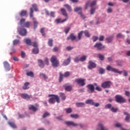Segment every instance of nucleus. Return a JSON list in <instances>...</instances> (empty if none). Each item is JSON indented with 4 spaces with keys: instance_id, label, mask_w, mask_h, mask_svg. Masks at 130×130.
I'll return each instance as SVG.
<instances>
[{
    "instance_id": "obj_62",
    "label": "nucleus",
    "mask_w": 130,
    "mask_h": 130,
    "mask_svg": "<svg viewBox=\"0 0 130 130\" xmlns=\"http://www.w3.org/2000/svg\"><path fill=\"white\" fill-rule=\"evenodd\" d=\"M70 30H71V28H70V27L66 28L64 29L65 33H69V31H70Z\"/></svg>"
},
{
    "instance_id": "obj_59",
    "label": "nucleus",
    "mask_w": 130,
    "mask_h": 130,
    "mask_svg": "<svg viewBox=\"0 0 130 130\" xmlns=\"http://www.w3.org/2000/svg\"><path fill=\"white\" fill-rule=\"evenodd\" d=\"M94 13H95V9L92 8L90 10V14H91V15H93Z\"/></svg>"
},
{
    "instance_id": "obj_60",
    "label": "nucleus",
    "mask_w": 130,
    "mask_h": 130,
    "mask_svg": "<svg viewBox=\"0 0 130 130\" xmlns=\"http://www.w3.org/2000/svg\"><path fill=\"white\" fill-rule=\"evenodd\" d=\"M25 21H26V19H25L24 18H22L20 21V25H22V24H23V23H24Z\"/></svg>"
},
{
    "instance_id": "obj_58",
    "label": "nucleus",
    "mask_w": 130,
    "mask_h": 130,
    "mask_svg": "<svg viewBox=\"0 0 130 130\" xmlns=\"http://www.w3.org/2000/svg\"><path fill=\"white\" fill-rule=\"evenodd\" d=\"M99 41H103L104 40V36H100V38H99Z\"/></svg>"
},
{
    "instance_id": "obj_48",
    "label": "nucleus",
    "mask_w": 130,
    "mask_h": 130,
    "mask_svg": "<svg viewBox=\"0 0 130 130\" xmlns=\"http://www.w3.org/2000/svg\"><path fill=\"white\" fill-rule=\"evenodd\" d=\"M50 114L49 112H46L44 115H43V118H45V117H47V116H49Z\"/></svg>"
},
{
    "instance_id": "obj_5",
    "label": "nucleus",
    "mask_w": 130,
    "mask_h": 130,
    "mask_svg": "<svg viewBox=\"0 0 130 130\" xmlns=\"http://www.w3.org/2000/svg\"><path fill=\"white\" fill-rule=\"evenodd\" d=\"M115 99L117 103H124L126 101L122 96L118 94L115 95Z\"/></svg>"
},
{
    "instance_id": "obj_28",
    "label": "nucleus",
    "mask_w": 130,
    "mask_h": 130,
    "mask_svg": "<svg viewBox=\"0 0 130 130\" xmlns=\"http://www.w3.org/2000/svg\"><path fill=\"white\" fill-rule=\"evenodd\" d=\"M32 52L34 54H38L39 53V49L38 48H35L32 50Z\"/></svg>"
},
{
    "instance_id": "obj_45",
    "label": "nucleus",
    "mask_w": 130,
    "mask_h": 130,
    "mask_svg": "<svg viewBox=\"0 0 130 130\" xmlns=\"http://www.w3.org/2000/svg\"><path fill=\"white\" fill-rule=\"evenodd\" d=\"M118 110V108H114L113 107H112V108H111V111H112V112H117V111Z\"/></svg>"
},
{
    "instance_id": "obj_40",
    "label": "nucleus",
    "mask_w": 130,
    "mask_h": 130,
    "mask_svg": "<svg viewBox=\"0 0 130 130\" xmlns=\"http://www.w3.org/2000/svg\"><path fill=\"white\" fill-rule=\"evenodd\" d=\"M32 7V8H31L30 9H34L36 12H38V8H37V5H36V4H33Z\"/></svg>"
},
{
    "instance_id": "obj_44",
    "label": "nucleus",
    "mask_w": 130,
    "mask_h": 130,
    "mask_svg": "<svg viewBox=\"0 0 130 130\" xmlns=\"http://www.w3.org/2000/svg\"><path fill=\"white\" fill-rule=\"evenodd\" d=\"M98 56L101 60H104V55L102 54H99Z\"/></svg>"
},
{
    "instance_id": "obj_25",
    "label": "nucleus",
    "mask_w": 130,
    "mask_h": 130,
    "mask_svg": "<svg viewBox=\"0 0 130 130\" xmlns=\"http://www.w3.org/2000/svg\"><path fill=\"white\" fill-rule=\"evenodd\" d=\"M29 85H30L29 82L25 83L23 86L22 87L23 90H28V89H29Z\"/></svg>"
},
{
    "instance_id": "obj_31",
    "label": "nucleus",
    "mask_w": 130,
    "mask_h": 130,
    "mask_svg": "<svg viewBox=\"0 0 130 130\" xmlns=\"http://www.w3.org/2000/svg\"><path fill=\"white\" fill-rule=\"evenodd\" d=\"M106 40L107 41L108 43H110V42H112L113 40V37H109L106 38Z\"/></svg>"
},
{
    "instance_id": "obj_3",
    "label": "nucleus",
    "mask_w": 130,
    "mask_h": 130,
    "mask_svg": "<svg viewBox=\"0 0 130 130\" xmlns=\"http://www.w3.org/2000/svg\"><path fill=\"white\" fill-rule=\"evenodd\" d=\"M33 13H34V11L33 10V9L30 8V12H29V16H30V18H32V19L34 29H36V28H37V26H38V21H37V20H36V19L33 17L34 16Z\"/></svg>"
},
{
    "instance_id": "obj_18",
    "label": "nucleus",
    "mask_w": 130,
    "mask_h": 130,
    "mask_svg": "<svg viewBox=\"0 0 130 130\" xmlns=\"http://www.w3.org/2000/svg\"><path fill=\"white\" fill-rule=\"evenodd\" d=\"M38 62L39 63V67L42 69H43V68H44V63L43 62V60H42L41 59H39L38 60Z\"/></svg>"
},
{
    "instance_id": "obj_36",
    "label": "nucleus",
    "mask_w": 130,
    "mask_h": 130,
    "mask_svg": "<svg viewBox=\"0 0 130 130\" xmlns=\"http://www.w3.org/2000/svg\"><path fill=\"white\" fill-rule=\"evenodd\" d=\"M30 25H31V23L29 21H27L24 24V27H26V28H29Z\"/></svg>"
},
{
    "instance_id": "obj_56",
    "label": "nucleus",
    "mask_w": 130,
    "mask_h": 130,
    "mask_svg": "<svg viewBox=\"0 0 130 130\" xmlns=\"http://www.w3.org/2000/svg\"><path fill=\"white\" fill-rule=\"evenodd\" d=\"M98 39H99L98 37L94 36L92 37V40H93V42H96V41H97V40H98Z\"/></svg>"
},
{
    "instance_id": "obj_15",
    "label": "nucleus",
    "mask_w": 130,
    "mask_h": 130,
    "mask_svg": "<svg viewBox=\"0 0 130 130\" xmlns=\"http://www.w3.org/2000/svg\"><path fill=\"white\" fill-rule=\"evenodd\" d=\"M68 19H69V18L67 17L64 19L61 20V19L58 18L55 20V23H56V24H59V23H64V22H66V21H67Z\"/></svg>"
},
{
    "instance_id": "obj_61",
    "label": "nucleus",
    "mask_w": 130,
    "mask_h": 130,
    "mask_svg": "<svg viewBox=\"0 0 130 130\" xmlns=\"http://www.w3.org/2000/svg\"><path fill=\"white\" fill-rule=\"evenodd\" d=\"M26 55V54L24 52V51H21V57H22V58H24V57H25Z\"/></svg>"
},
{
    "instance_id": "obj_49",
    "label": "nucleus",
    "mask_w": 130,
    "mask_h": 130,
    "mask_svg": "<svg viewBox=\"0 0 130 130\" xmlns=\"http://www.w3.org/2000/svg\"><path fill=\"white\" fill-rule=\"evenodd\" d=\"M105 72V70L103 68H100L99 70V73L101 75H102L103 74H104Z\"/></svg>"
},
{
    "instance_id": "obj_23",
    "label": "nucleus",
    "mask_w": 130,
    "mask_h": 130,
    "mask_svg": "<svg viewBox=\"0 0 130 130\" xmlns=\"http://www.w3.org/2000/svg\"><path fill=\"white\" fill-rule=\"evenodd\" d=\"M70 62H71V57H69L68 58H67V60H65L63 62V66H68Z\"/></svg>"
},
{
    "instance_id": "obj_29",
    "label": "nucleus",
    "mask_w": 130,
    "mask_h": 130,
    "mask_svg": "<svg viewBox=\"0 0 130 130\" xmlns=\"http://www.w3.org/2000/svg\"><path fill=\"white\" fill-rule=\"evenodd\" d=\"M86 104H90V105H94V101L93 100H87L85 102Z\"/></svg>"
},
{
    "instance_id": "obj_11",
    "label": "nucleus",
    "mask_w": 130,
    "mask_h": 130,
    "mask_svg": "<svg viewBox=\"0 0 130 130\" xmlns=\"http://www.w3.org/2000/svg\"><path fill=\"white\" fill-rule=\"evenodd\" d=\"M75 12H80L78 13L79 15H80L81 17V18H82V19H85V16L84 15H83V14L82 13V8L81 7H76L75 10H74Z\"/></svg>"
},
{
    "instance_id": "obj_6",
    "label": "nucleus",
    "mask_w": 130,
    "mask_h": 130,
    "mask_svg": "<svg viewBox=\"0 0 130 130\" xmlns=\"http://www.w3.org/2000/svg\"><path fill=\"white\" fill-rule=\"evenodd\" d=\"M86 79L83 78H78L75 79V83L80 85L81 87H84L86 85Z\"/></svg>"
},
{
    "instance_id": "obj_54",
    "label": "nucleus",
    "mask_w": 130,
    "mask_h": 130,
    "mask_svg": "<svg viewBox=\"0 0 130 130\" xmlns=\"http://www.w3.org/2000/svg\"><path fill=\"white\" fill-rule=\"evenodd\" d=\"M66 111L67 113H72V108H69L66 109Z\"/></svg>"
},
{
    "instance_id": "obj_43",
    "label": "nucleus",
    "mask_w": 130,
    "mask_h": 130,
    "mask_svg": "<svg viewBox=\"0 0 130 130\" xmlns=\"http://www.w3.org/2000/svg\"><path fill=\"white\" fill-rule=\"evenodd\" d=\"M60 96L61 97L62 100H64L66 98V95H64V93L62 92L60 93Z\"/></svg>"
},
{
    "instance_id": "obj_9",
    "label": "nucleus",
    "mask_w": 130,
    "mask_h": 130,
    "mask_svg": "<svg viewBox=\"0 0 130 130\" xmlns=\"http://www.w3.org/2000/svg\"><path fill=\"white\" fill-rule=\"evenodd\" d=\"M94 6H96V1H93L92 2V3H91L90 2H88L86 4L85 9V10H87L88 7L92 8V7H94Z\"/></svg>"
},
{
    "instance_id": "obj_14",
    "label": "nucleus",
    "mask_w": 130,
    "mask_h": 130,
    "mask_svg": "<svg viewBox=\"0 0 130 130\" xmlns=\"http://www.w3.org/2000/svg\"><path fill=\"white\" fill-rule=\"evenodd\" d=\"M21 98L23 99H26V100H29L30 98H32V95H29L27 93H22L21 95Z\"/></svg>"
},
{
    "instance_id": "obj_39",
    "label": "nucleus",
    "mask_w": 130,
    "mask_h": 130,
    "mask_svg": "<svg viewBox=\"0 0 130 130\" xmlns=\"http://www.w3.org/2000/svg\"><path fill=\"white\" fill-rule=\"evenodd\" d=\"M71 117H72V118H75V119H77V118H79V115L75 114H72L71 115Z\"/></svg>"
},
{
    "instance_id": "obj_57",
    "label": "nucleus",
    "mask_w": 130,
    "mask_h": 130,
    "mask_svg": "<svg viewBox=\"0 0 130 130\" xmlns=\"http://www.w3.org/2000/svg\"><path fill=\"white\" fill-rule=\"evenodd\" d=\"M74 49L73 47L68 46L66 47V49L67 50H68V51H70V50H72V49Z\"/></svg>"
},
{
    "instance_id": "obj_55",
    "label": "nucleus",
    "mask_w": 130,
    "mask_h": 130,
    "mask_svg": "<svg viewBox=\"0 0 130 130\" xmlns=\"http://www.w3.org/2000/svg\"><path fill=\"white\" fill-rule=\"evenodd\" d=\"M95 90H96V91H98L99 92H101V91H102V88H101V87H100V86H97L95 87Z\"/></svg>"
},
{
    "instance_id": "obj_63",
    "label": "nucleus",
    "mask_w": 130,
    "mask_h": 130,
    "mask_svg": "<svg viewBox=\"0 0 130 130\" xmlns=\"http://www.w3.org/2000/svg\"><path fill=\"white\" fill-rule=\"evenodd\" d=\"M18 116L19 117V118H24V117H25V116H24L23 115L21 114L20 113H18Z\"/></svg>"
},
{
    "instance_id": "obj_4",
    "label": "nucleus",
    "mask_w": 130,
    "mask_h": 130,
    "mask_svg": "<svg viewBox=\"0 0 130 130\" xmlns=\"http://www.w3.org/2000/svg\"><path fill=\"white\" fill-rule=\"evenodd\" d=\"M71 75V73L70 72H66L64 73V74H62L61 72L59 73V83H61L62 81V80H63V78H68L70 77Z\"/></svg>"
},
{
    "instance_id": "obj_37",
    "label": "nucleus",
    "mask_w": 130,
    "mask_h": 130,
    "mask_svg": "<svg viewBox=\"0 0 130 130\" xmlns=\"http://www.w3.org/2000/svg\"><path fill=\"white\" fill-rule=\"evenodd\" d=\"M26 75L28 77H31V78H33V77H34V73L30 71L29 72L26 73Z\"/></svg>"
},
{
    "instance_id": "obj_46",
    "label": "nucleus",
    "mask_w": 130,
    "mask_h": 130,
    "mask_svg": "<svg viewBox=\"0 0 130 130\" xmlns=\"http://www.w3.org/2000/svg\"><path fill=\"white\" fill-rule=\"evenodd\" d=\"M52 42H53V40H52V39H49L48 43V45H49V46L52 47V45H53Z\"/></svg>"
},
{
    "instance_id": "obj_27",
    "label": "nucleus",
    "mask_w": 130,
    "mask_h": 130,
    "mask_svg": "<svg viewBox=\"0 0 130 130\" xmlns=\"http://www.w3.org/2000/svg\"><path fill=\"white\" fill-rule=\"evenodd\" d=\"M20 17H25L27 15V11L26 10H22L19 13Z\"/></svg>"
},
{
    "instance_id": "obj_64",
    "label": "nucleus",
    "mask_w": 130,
    "mask_h": 130,
    "mask_svg": "<svg viewBox=\"0 0 130 130\" xmlns=\"http://www.w3.org/2000/svg\"><path fill=\"white\" fill-rule=\"evenodd\" d=\"M107 59H108V61H109V62H112V61H113V60H112V57H108V58H107Z\"/></svg>"
},
{
    "instance_id": "obj_26",
    "label": "nucleus",
    "mask_w": 130,
    "mask_h": 130,
    "mask_svg": "<svg viewBox=\"0 0 130 130\" xmlns=\"http://www.w3.org/2000/svg\"><path fill=\"white\" fill-rule=\"evenodd\" d=\"M63 87L65 88L66 91H71V90L72 89V86L71 85H69V86H67V85H64Z\"/></svg>"
},
{
    "instance_id": "obj_21",
    "label": "nucleus",
    "mask_w": 130,
    "mask_h": 130,
    "mask_svg": "<svg viewBox=\"0 0 130 130\" xmlns=\"http://www.w3.org/2000/svg\"><path fill=\"white\" fill-rule=\"evenodd\" d=\"M24 41L25 43H26V44H27V45L31 46L32 44V41L29 39H24Z\"/></svg>"
},
{
    "instance_id": "obj_33",
    "label": "nucleus",
    "mask_w": 130,
    "mask_h": 130,
    "mask_svg": "<svg viewBox=\"0 0 130 130\" xmlns=\"http://www.w3.org/2000/svg\"><path fill=\"white\" fill-rule=\"evenodd\" d=\"M124 114H125V115H126L125 120H126V121H128V120H129V118H130V115L128 114L126 112H124Z\"/></svg>"
},
{
    "instance_id": "obj_1",
    "label": "nucleus",
    "mask_w": 130,
    "mask_h": 130,
    "mask_svg": "<svg viewBox=\"0 0 130 130\" xmlns=\"http://www.w3.org/2000/svg\"><path fill=\"white\" fill-rule=\"evenodd\" d=\"M49 97H51L49 99L48 102L51 104H54L55 103V100L57 103H59L60 102V100H59V97L55 94H49Z\"/></svg>"
},
{
    "instance_id": "obj_51",
    "label": "nucleus",
    "mask_w": 130,
    "mask_h": 130,
    "mask_svg": "<svg viewBox=\"0 0 130 130\" xmlns=\"http://www.w3.org/2000/svg\"><path fill=\"white\" fill-rule=\"evenodd\" d=\"M20 43V41L18 40H15L13 41V45H16Z\"/></svg>"
},
{
    "instance_id": "obj_12",
    "label": "nucleus",
    "mask_w": 130,
    "mask_h": 130,
    "mask_svg": "<svg viewBox=\"0 0 130 130\" xmlns=\"http://www.w3.org/2000/svg\"><path fill=\"white\" fill-rule=\"evenodd\" d=\"M96 63H95V62L92 61H89L88 69H89V70H92L93 69H95V68H96Z\"/></svg>"
},
{
    "instance_id": "obj_34",
    "label": "nucleus",
    "mask_w": 130,
    "mask_h": 130,
    "mask_svg": "<svg viewBox=\"0 0 130 130\" xmlns=\"http://www.w3.org/2000/svg\"><path fill=\"white\" fill-rule=\"evenodd\" d=\"M64 7L67 8V10L69 11V12H72V7L68 4H65L64 5Z\"/></svg>"
},
{
    "instance_id": "obj_19",
    "label": "nucleus",
    "mask_w": 130,
    "mask_h": 130,
    "mask_svg": "<svg viewBox=\"0 0 130 130\" xmlns=\"http://www.w3.org/2000/svg\"><path fill=\"white\" fill-rule=\"evenodd\" d=\"M4 65L6 71H10L11 70V68H10V64H9L8 62L5 61L4 62Z\"/></svg>"
},
{
    "instance_id": "obj_52",
    "label": "nucleus",
    "mask_w": 130,
    "mask_h": 130,
    "mask_svg": "<svg viewBox=\"0 0 130 130\" xmlns=\"http://www.w3.org/2000/svg\"><path fill=\"white\" fill-rule=\"evenodd\" d=\"M75 62H79V61H81V59L79 57H76L74 59Z\"/></svg>"
},
{
    "instance_id": "obj_10",
    "label": "nucleus",
    "mask_w": 130,
    "mask_h": 130,
    "mask_svg": "<svg viewBox=\"0 0 130 130\" xmlns=\"http://www.w3.org/2000/svg\"><path fill=\"white\" fill-rule=\"evenodd\" d=\"M87 88L88 89L87 91L88 93H93V92L95 91V87L93 84H88L87 86Z\"/></svg>"
},
{
    "instance_id": "obj_22",
    "label": "nucleus",
    "mask_w": 130,
    "mask_h": 130,
    "mask_svg": "<svg viewBox=\"0 0 130 130\" xmlns=\"http://www.w3.org/2000/svg\"><path fill=\"white\" fill-rule=\"evenodd\" d=\"M29 110H32V111H37V110H38V108H37V107L34 106V105H30L29 106Z\"/></svg>"
},
{
    "instance_id": "obj_53",
    "label": "nucleus",
    "mask_w": 130,
    "mask_h": 130,
    "mask_svg": "<svg viewBox=\"0 0 130 130\" xmlns=\"http://www.w3.org/2000/svg\"><path fill=\"white\" fill-rule=\"evenodd\" d=\"M32 45L34 47H35V48H38V44L37 43V42H34Z\"/></svg>"
},
{
    "instance_id": "obj_32",
    "label": "nucleus",
    "mask_w": 130,
    "mask_h": 130,
    "mask_svg": "<svg viewBox=\"0 0 130 130\" xmlns=\"http://www.w3.org/2000/svg\"><path fill=\"white\" fill-rule=\"evenodd\" d=\"M8 123L9 125H10V126H11V127H12L13 128H17V126H16L15 123L13 122H9Z\"/></svg>"
},
{
    "instance_id": "obj_47",
    "label": "nucleus",
    "mask_w": 130,
    "mask_h": 130,
    "mask_svg": "<svg viewBox=\"0 0 130 130\" xmlns=\"http://www.w3.org/2000/svg\"><path fill=\"white\" fill-rule=\"evenodd\" d=\"M44 60L45 64H47V66H48V64H49V60H48V58L47 57H45Z\"/></svg>"
},
{
    "instance_id": "obj_42",
    "label": "nucleus",
    "mask_w": 130,
    "mask_h": 130,
    "mask_svg": "<svg viewBox=\"0 0 130 130\" xmlns=\"http://www.w3.org/2000/svg\"><path fill=\"white\" fill-rule=\"evenodd\" d=\"M40 77H42L43 78H44V79H45V80L48 79L47 76H46V75H45V74L44 73H40Z\"/></svg>"
},
{
    "instance_id": "obj_2",
    "label": "nucleus",
    "mask_w": 130,
    "mask_h": 130,
    "mask_svg": "<svg viewBox=\"0 0 130 130\" xmlns=\"http://www.w3.org/2000/svg\"><path fill=\"white\" fill-rule=\"evenodd\" d=\"M50 61L52 63V66H53L54 68H57V67L59 66V61L57 60V58L55 55H53L51 57Z\"/></svg>"
},
{
    "instance_id": "obj_8",
    "label": "nucleus",
    "mask_w": 130,
    "mask_h": 130,
    "mask_svg": "<svg viewBox=\"0 0 130 130\" xmlns=\"http://www.w3.org/2000/svg\"><path fill=\"white\" fill-rule=\"evenodd\" d=\"M102 88L104 89L109 88L111 87V81H105L101 84Z\"/></svg>"
},
{
    "instance_id": "obj_7",
    "label": "nucleus",
    "mask_w": 130,
    "mask_h": 130,
    "mask_svg": "<svg viewBox=\"0 0 130 130\" xmlns=\"http://www.w3.org/2000/svg\"><path fill=\"white\" fill-rule=\"evenodd\" d=\"M107 71L113 72L114 73H116L117 74H119V75H121L122 74V71H119L118 69L115 68H113V67L111 66H108L107 67Z\"/></svg>"
},
{
    "instance_id": "obj_24",
    "label": "nucleus",
    "mask_w": 130,
    "mask_h": 130,
    "mask_svg": "<svg viewBox=\"0 0 130 130\" xmlns=\"http://www.w3.org/2000/svg\"><path fill=\"white\" fill-rule=\"evenodd\" d=\"M76 39V36H74L73 34H71L69 37L67 38V40H71L72 41H74V40H75Z\"/></svg>"
},
{
    "instance_id": "obj_41",
    "label": "nucleus",
    "mask_w": 130,
    "mask_h": 130,
    "mask_svg": "<svg viewBox=\"0 0 130 130\" xmlns=\"http://www.w3.org/2000/svg\"><path fill=\"white\" fill-rule=\"evenodd\" d=\"M112 107V105H111V104H109L105 106V109H110V110H111Z\"/></svg>"
},
{
    "instance_id": "obj_35",
    "label": "nucleus",
    "mask_w": 130,
    "mask_h": 130,
    "mask_svg": "<svg viewBox=\"0 0 130 130\" xmlns=\"http://www.w3.org/2000/svg\"><path fill=\"white\" fill-rule=\"evenodd\" d=\"M76 105L77 107H83L85 105V104L84 103H77Z\"/></svg>"
},
{
    "instance_id": "obj_50",
    "label": "nucleus",
    "mask_w": 130,
    "mask_h": 130,
    "mask_svg": "<svg viewBox=\"0 0 130 130\" xmlns=\"http://www.w3.org/2000/svg\"><path fill=\"white\" fill-rule=\"evenodd\" d=\"M87 59V56H83L82 57H80V61H85Z\"/></svg>"
},
{
    "instance_id": "obj_17",
    "label": "nucleus",
    "mask_w": 130,
    "mask_h": 130,
    "mask_svg": "<svg viewBox=\"0 0 130 130\" xmlns=\"http://www.w3.org/2000/svg\"><path fill=\"white\" fill-rule=\"evenodd\" d=\"M46 14L47 16H50L52 18H54V17H55V13L53 11H51L50 13H49L48 11L46 10Z\"/></svg>"
},
{
    "instance_id": "obj_38",
    "label": "nucleus",
    "mask_w": 130,
    "mask_h": 130,
    "mask_svg": "<svg viewBox=\"0 0 130 130\" xmlns=\"http://www.w3.org/2000/svg\"><path fill=\"white\" fill-rule=\"evenodd\" d=\"M99 126L100 127L101 130H108L107 129H105V128L104 127V126H103V124H102L101 122L99 123Z\"/></svg>"
},
{
    "instance_id": "obj_16",
    "label": "nucleus",
    "mask_w": 130,
    "mask_h": 130,
    "mask_svg": "<svg viewBox=\"0 0 130 130\" xmlns=\"http://www.w3.org/2000/svg\"><path fill=\"white\" fill-rule=\"evenodd\" d=\"M65 124L67 125H72V126H78L79 125L78 124H76V123L73 121H66L65 122Z\"/></svg>"
},
{
    "instance_id": "obj_20",
    "label": "nucleus",
    "mask_w": 130,
    "mask_h": 130,
    "mask_svg": "<svg viewBox=\"0 0 130 130\" xmlns=\"http://www.w3.org/2000/svg\"><path fill=\"white\" fill-rule=\"evenodd\" d=\"M19 33H27V30L24 27H19L18 28Z\"/></svg>"
},
{
    "instance_id": "obj_30",
    "label": "nucleus",
    "mask_w": 130,
    "mask_h": 130,
    "mask_svg": "<svg viewBox=\"0 0 130 130\" xmlns=\"http://www.w3.org/2000/svg\"><path fill=\"white\" fill-rule=\"evenodd\" d=\"M61 12H62L63 16H64L65 17H67V18H68V14L67 13L66 9L63 8L61 9Z\"/></svg>"
},
{
    "instance_id": "obj_13",
    "label": "nucleus",
    "mask_w": 130,
    "mask_h": 130,
    "mask_svg": "<svg viewBox=\"0 0 130 130\" xmlns=\"http://www.w3.org/2000/svg\"><path fill=\"white\" fill-rule=\"evenodd\" d=\"M94 47L96 48L97 50H101V49H104L105 48V46H104L101 43H96L94 46Z\"/></svg>"
}]
</instances>
